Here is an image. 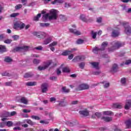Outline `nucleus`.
<instances>
[{
    "mask_svg": "<svg viewBox=\"0 0 131 131\" xmlns=\"http://www.w3.org/2000/svg\"><path fill=\"white\" fill-rule=\"evenodd\" d=\"M57 14L58 11L55 9H52L50 11V13L44 14L42 16V19L44 21H48V20H56L57 19Z\"/></svg>",
    "mask_w": 131,
    "mask_h": 131,
    "instance_id": "1",
    "label": "nucleus"
},
{
    "mask_svg": "<svg viewBox=\"0 0 131 131\" xmlns=\"http://www.w3.org/2000/svg\"><path fill=\"white\" fill-rule=\"evenodd\" d=\"M112 49H110V48H109L108 52H113L114 50H116V49H119L120 47H123V46H124V43H121L119 41H115L112 42Z\"/></svg>",
    "mask_w": 131,
    "mask_h": 131,
    "instance_id": "2",
    "label": "nucleus"
},
{
    "mask_svg": "<svg viewBox=\"0 0 131 131\" xmlns=\"http://www.w3.org/2000/svg\"><path fill=\"white\" fill-rule=\"evenodd\" d=\"M24 27H25V24L21 21L16 22L13 26V28L16 30H21V29H23Z\"/></svg>",
    "mask_w": 131,
    "mask_h": 131,
    "instance_id": "3",
    "label": "nucleus"
},
{
    "mask_svg": "<svg viewBox=\"0 0 131 131\" xmlns=\"http://www.w3.org/2000/svg\"><path fill=\"white\" fill-rule=\"evenodd\" d=\"M107 46H108V43L107 42H103L101 45V49L96 47L93 49V52L94 54H98L99 51H104L105 48H106Z\"/></svg>",
    "mask_w": 131,
    "mask_h": 131,
    "instance_id": "4",
    "label": "nucleus"
},
{
    "mask_svg": "<svg viewBox=\"0 0 131 131\" xmlns=\"http://www.w3.org/2000/svg\"><path fill=\"white\" fill-rule=\"evenodd\" d=\"M120 24L122 25L123 26H124L125 28V32L127 34H130L131 33V28L129 26H128V23L125 22V21H123L121 22L120 21Z\"/></svg>",
    "mask_w": 131,
    "mask_h": 131,
    "instance_id": "5",
    "label": "nucleus"
},
{
    "mask_svg": "<svg viewBox=\"0 0 131 131\" xmlns=\"http://www.w3.org/2000/svg\"><path fill=\"white\" fill-rule=\"evenodd\" d=\"M90 85L86 84H81L77 88V91H83L84 90H89Z\"/></svg>",
    "mask_w": 131,
    "mask_h": 131,
    "instance_id": "6",
    "label": "nucleus"
},
{
    "mask_svg": "<svg viewBox=\"0 0 131 131\" xmlns=\"http://www.w3.org/2000/svg\"><path fill=\"white\" fill-rule=\"evenodd\" d=\"M52 63H53L52 60H49L46 63L44 66H40L38 68V69L39 70H45V69H47V68H48V67H49V66H50Z\"/></svg>",
    "mask_w": 131,
    "mask_h": 131,
    "instance_id": "7",
    "label": "nucleus"
},
{
    "mask_svg": "<svg viewBox=\"0 0 131 131\" xmlns=\"http://www.w3.org/2000/svg\"><path fill=\"white\" fill-rule=\"evenodd\" d=\"M85 59V57L83 56H79L74 57V58L72 60L73 62H79V61H83Z\"/></svg>",
    "mask_w": 131,
    "mask_h": 131,
    "instance_id": "8",
    "label": "nucleus"
},
{
    "mask_svg": "<svg viewBox=\"0 0 131 131\" xmlns=\"http://www.w3.org/2000/svg\"><path fill=\"white\" fill-rule=\"evenodd\" d=\"M33 34L39 38H43L46 36V33L43 32H35Z\"/></svg>",
    "mask_w": 131,
    "mask_h": 131,
    "instance_id": "9",
    "label": "nucleus"
},
{
    "mask_svg": "<svg viewBox=\"0 0 131 131\" xmlns=\"http://www.w3.org/2000/svg\"><path fill=\"white\" fill-rule=\"evenodd\" d=\"M29 50V47L28 46H23L22 47H17L16 48V51L19 52V51H27Z\"/></svg>",
    "mask_w": 131,
    "mask_h": 131,
    "instance_id": "10",
    "label": "nucleus"
},
{
    "mask_svg": "<svg viewBox=\"0 0 131 131\" xmlns=\"http://www.w3.org/2000/svg\"><path fill=\"white\" fill-rule=\"evenodd\" d=\"M131 108V100H126V104L125 105V109L126 110H128V109H130Z\"/></svg>",
    "mask_w": 131,
    "mask_h": 131,
    "instance_id": "11",
    "label": "nucleus"
},
{
    "mask_svg": "<svg viewBox=\"0 0 131 131\" xmlns=\"http://www.w3.org/2000/svg\"><path fill=\"white\" fill-rule=\"evenodd\" d=\"M79 114L81 115H83V116H88L90 113H89V111L86 110V109L84 110L83 111H80L79 112Z\"/></svg>",
    "mask_w": 131,
    "mask_h": 131,
    "instance_id": "12",
    "label": "nucleus"
},
{
    "mask_svg": "<svg viewBox=\"0 0 131 131\" xmlns=\"http://www.w3.org/2000/svg\"><path fill=\"white\" fill-rule=\"evenodd\" d=\"M70 32H71V33H73L75 35H80L81 33L79 31H77L75 29H70Z\"/></svg>",
    "mask_w": 131,
    "mask_h": 131,
    "instance_id": "13",
    "label": "nucleus"
},
{
    "mask_svg": "<svg viewBox=\"0 0 131 131\" xmlns=\"http://www.w3.org/2000/svg\"><path fill=\"white\" fill-rule=\"evenodd\" d=\"M42 93H46L48 92V84L43 83L41 85Z\"/></svg>",
    "mask_w": 131,
    "mask_h": 131,
    "instance_id": "14",
    "label": "nucleus"
},
{
    "mask_svg": "<svg viewBox=\"0 0 131 131\" xmlns=\"http://www.w3.org/2000/svg\"><path fill=\"white\" fill-rule=\"evenodd\" d=\"M23 122L24 123H25V122H26L28 124H30V125H34V124H35V123L33 122V121L29 119L24 120Z\"/></svg>",
    "mask_w": 131,
    "mask_h": 131,
    "instance_id": "15",
    "label": "nucleus"
},
{
    "mask_svg": "<svg viewBox=\"0 0 131 131\" xmlns=\"http://www.w3.org/2000/svg\"><path fill=\"white\" fill-rule=\"evenodd\" d=\"M72 52H73V50L71 51L66 50L62 53V56H67L68 55H70Z\"/></svg>",
    "mask_w": 131,
    "mask_h": 131,
    "instance_id": "16",
    "label": "nucleus"
},
{
    "mask_svg": "<svg viewBox=\"0 0 131 131\" xmlns=\"http://www.w3.org/2000/svg\"><path fill=\"white\" fill-rule=\"evenodd\" d=\"M20 102L25 105H27V104H28V100L25 97H21L20 99Z\"/></svg>",
    "mask_w": 131,
    "mask_h": 131,
    "instance_id": "17",
    "label": "nucleus"
},
{
    "mask_svg": "<svg viewBox=\"0 0 131 131\" xmlns=\"http://www.w3.org/2000/svg\"><path fill=\"white\" fill-rule=\"evenodd\" d=\"M102 119H103L104 121H106V122H109V121H112V118L110 117H103Z\"/></svg>",
    "mask_w": 131,
    "mask_h": 131,
    "instance_id": "18",
    "label": "nucleus"
},
{
    "mask_svg": "<svg viewBox=\"0 0 131 131\" xmlns=\"http://www.w3.org/2000/svg\"><path fill=\"white\" fill-rule=\"evenodd\" d=\"M118 35H119V32H118V31H116L115 30L113 31L112 36H113V37H116V36H118Z\"/></svg>",
    "mask_w": 131,
    "mask_h": 131,
    "instance_id": "19",
    "label": "nucleus"
},
{
    "mask_svg": "<svg viewBox=\"0 0 131 131\" xmlns=\"http://www.w3.org/2000/svg\"><path fill=\"white\" fill-rule=\"evenodd\" d=\"M51 41H52V38H48L43 41V45H49Z\"/></svg>",
    "mask_w": 131,
    "mask_h": 131,
    "instance_id": "20",
    "label": "nucleus"
},
{
    "mask_svg": "<svg viewBox=\"0 0 131 131\" xmlns=\"http://www.w3.org/2000/svg\"><path fill=\"white\" fill-rule=\"evenodd\" d=\"M91 64L95 69H99L98 62H91Z\"/></svg>",
    "mask_w": 131,
    "mask_h": 131,
    "instance_id": "21",
    "label": "nucleus"
},
{
    "mask_svg": "<svg viewBox=\"0 0 131 131\" xmlns=\"http://www.w3.org/2000/svg\"><path fill=\"white\" fill-rule=\"evenodd\" d=\"M0 52L1 53H4V52H7V48L6 46L0 45Z\"/></svg>",
    "mask_w": 131,
    "mask_h": 131,
    "instance_id": "22",
    "label": "nucleus"
},
{
    "mask_svg": "<svg viewBox=\"0 0 131 131\" xmlns=\"http://www.w3.org/2000/svg\"><path fill=\"white\" fill-rule=\"evenodd\" d=\"M113 108H117L118 109H121L122 108V105L118 103H114L113 105Z\"/></svg>",
    "mask_w": 131,
    "mask_h": 131,
    "instance_id": "23",
    "label": "nucleus"
},
{
    "mask_svg": "<svg viewBox=\"0 0 131 131\" xmlns=\"http://www.w3.org/2000/svg\"><path fill=\"white\" fill-rule=\"evenodd\" d=\"M125 124L127 128H130L131 127V119H129L125 122Z\"/></svg>",
    "mask_w": 131,
    "mask_h": 131,
    "instance_id": "24",
    "label": "nucleus"
},
{
    "mask_svg": "<svg viewBox=\"0 0 131 131\" xmlns=\"http://www.w3.org/2000/svg\"><path fill=\"white\" fill-rule=\"evenodd\" d=\"M13 122L11 121H6V126H8V127H11L13 126Z\"/></svg>",
    "mask_w": 131,
    "mask_h": 131,
    "instance_id": "25",
    "label": "nucleus"
},
{
    "mask_svg": "<svg viewBox=\"0 0 131 131\" xmlns=\"http://www.w3.org/2000/svg\"><path fill=\"white\" fill-rule=\"evenodd\" d=\"M58 3V4H63L64 3V1L63 0H54V1L52 2V5H55Z\"/></svg>",
    "mask_w": 131,
    "mask_h": 131,
    "instance_id": "26",
    "label": "nucleus"
},
{
    "mask_svg": "<svg viewBox=\"0 0 131 131\" xmlns=\"http://www.w3.org/2000/svg\"><path fill=\"white\" fill-rule=\"evenodd\" d=\"M26 85L28 86H33V85H36V82H28Z\"/></svg>",
    "mask_w": 131,
    "mask_h": 131,
    "instance_id": "27",
    "label": "nucleus"
},
{
    "mask_svg": "<svg viewBox=\"0 0 131 131\" xmlns=\"http://www.w3.org/2000/svg\"><path fill=\"white\" fill-rule=\"evenodd\" d=\"M92 117L93 118H99V117H101V114L100 113L97 112L92 116Z\"/></svg>",
    "mask_w": 131,
    "mask_h": 131,
    "instance_id": "28",
    "label": "nucleus"
},
{
    "mask_svg": "<svg viewBox=\"0 0 131 131\" xmlns=\"http://www.w3.org/2000/svg\"><path fill=\"white\" fill-rule=\"evenodd\" d=\"M80 19L83 21L84 22H88V19L85 18V16L84 15H81L80 16Z\"/></svg>",
    "mask_w": 131,
    "mask_h": 131,
    "instance_id": "29",
    "label": "nucleus"
},
{
    "mask_svg": "<svg viewBox=\"0 0 131 131\" xmlns=\"http://www.w3.org/2000/svg\"><path fill=\"white\" fill-rule=\"evenodd\" d=\"M102 113L103 115L108 116V115H112L113 113L111 111H104L102 112Z\"/></svg>",
    "mask_w": 131,
    "mask_h": 131,
    "instance_id": "30",
    "label": "nucleus"
},
{
    "mask_svg": "<svg viewBox=\"0 0 131 131\" xmlns=\"http://www.w3.org/2000/svg\"><path fill=\"white\" fill-rule=\"evenodd\" d=\"M32 76V74L31 73H27L24 75L25 78H29V77H31Z\"/></svg>",
    "mask_w": 131,
    "mask_h": 131,
    "instance_id": "31",
    "label": "nucleus"
},
{
    "mask_svg": "<svg viewBox=\"0 0 131 131\" xmlns=\"http://www.w3.org/2000/svg\"><path fill=\"white\" fill-rule=\"evenodd\" d=\"M1 117H10V113L6 112L3 114Z\"/></svg>",
    "mask_w": 131,
    "mask_h": 131,
    "instance_id": "32",
    "label": "nucleus"
},
{
    "mask_svg": "<svg viewBox=\"0 0 131 131\" xmlns=\"http://www.w3.org/2000/svg\"><path fill=\"white\" fill-rule=\"evenodd\" d=\"M62 72H70V69L68 67H64L62 69Z\"/></svg>",
    "mask_w": 131,
    "mask_h": 131,
    "instance_id": "33",
    "label": "nucleus"
},
{
    "mask_svg": "<svg viewBox=\"0 0 131 131\" xmlns=\"http://www.w3.org/2000/svg\"><path fill=\"white\" fill-rule=\"evenodd\" d=\"M40 16H41V14L40 13H38L36 16L34 17V21H38V19L40 18Z\"/></svg>",
    "mask_w": 131,
    "mask_h": 131,
    "instance_id": "34",
    "label": "nucleus"
},
{
    "mask_svg": "<svg viewBox=\"0 0 131 131\" xmlns=\"http://www.w3.org/2000/svg\"><path fill=\"white\" fill-rule=\"evenodd\" d=\"M121 83H122V85H125L126 83V80L125 78H122L121 80Z\"/></svg>",
    "mask_w": 131,
    "mask_h": 131,
    "instance_id": "35",
    "label": "nucleus"
},
{
    "mask_svg": "<svg viewBox=\"0 0 131 131\" xmlns=\"http://www.w3.org/2000/svg\"><path fill=\"white\" fill-rule=\"evenodd\" d=\"M19 13H14L10 14V16L11 18H15V17H17V16H19Z\"/></svg>",
    "mask_w": 131,
    "mask_h": 131,
    "instance_id": "36",
    "label": "nucleus"
},
{
    "mask_svg": "<svg viewBox=\"0 0 131 131\" xmlns=\"http://www.w3.org/2000/svg\"><path fill=\"white\" fill-rule=\"evenodd\" d=\"M131 63V60H126V62H123V63H121V66H123V65H124L125 64V65H129V64H130Z\"/></svg>",
    "mask_w": 131,
    "mask_h": 131,
    "instance_id": "37",
    "label": "nucleus"
},
{
    "mask_svg": "<svg viewBox=\"0 0 131 131\" xmlns=\"http://www.w3.org/2000/svg\"><path fill=\"white\" fill-rule=\"evenodd\" d=\"M62 91L64 93H69L70 92V90L67 89L66 86L62 87Z\"/></svg>",
    "mask_w": 131,
    "mask_h": 131,
    "instance_id": "38",
    "label": "nucleus"
},
{
    "mask_svg": "<svg viewBox=\"0 0 131 131\" xmlns=\"http://www.w3.org/2000/svg\"><path fill=\"white\" fill-rule=\"evenodd\" d=\"M58 45V42L57 41H53L52 43L49 45V47H55Z\"/></svg>",
    "mask_w": 131,
    "mask_h": 131,
    "instance_id": "39",
    "label": "nucleus"
},
{
    "mask_svg": "<svg viewBox=\"0 0 131 131\" xmlns=\"http://www.w3.org/2000/svg\"><path fill=\"white\" fill-rule=\"evenodd\" d=\"M31 117L32 119H35V120H39V119H40L39 117L36 116H32Z\"/></svg>",
    "mask_w": 131,
    "mask_h": 131,
    "instance_id": "40",
    "label": "nucleus"
},
{
    "mask_svg": "<svg viewBox=\"0 0 131 131\" xmlns=\"http://www.w3.org/2000/svg\"><path fill=\"white\" fill-rule=\"evenodd\" d=\"M77 45H81V43H83V40L81 39H79L76 41Z\"/></svg>",
    "mask_w": 131,
    "mask_h": 131,
    "instance_id": "41",
    "label": "nucleus"
},
{
    "mask_svg": "<svg viewBox=\"0 0 131 131\" xmlns=\"http://www.w3.org/2000/svg\"><path fill=\"white\" fill-rule=\"evenodd\" d=\"M67 105V103L62 101L59 103V106H61V107H64Z\"/></svg>",
    "mask_w": 131,
    "mask_h": 131,
    "instance_id": "42",
    "label": "nucleus"
},
{
    "mask_svg": "<svg viewBox=\"0 0 131 131\" xmlns=\"http://www.w3.org/2000/svg\"><path fill=\"white\" fill-rule=\"evenodd\" d=\"M12 38L13 39V40H18V39H19V36L14 35L12 36Z\"/></svg>",
    "mask_w": 131,
    "mask_h": 131,
    "instance_id": "43",
    "label": "nucleus"
},
{
    "mask_svg": "<svg viewBox=\"0 0 131 131\" xmlns=\"http://www.w3.org/2000/svg\"><path fill=\"white\" fill-rule=\"evenodd\" d=\"M92 37L95 39L97 37V32H95L93 31H92Z\"/></svg>",
    "mask_w": 131,
    "mask_h": 131,
    "instance_id": "44",
    "label": "nucleus"
},
{
    "mask_svg": "<svg viewBox=\"0 0 131 131\" xmlns=\"http://www.w3.org/2000/svg\"><path fill=\"white\" fill-rule=\"evenodd\" d=\"M10 117H12V116H15L17 114V113L15 111L11 112V113H9Z\"/></svg>",
    "mask_w": 131,
    "mask_h": 131,
    "instance_id": "45",
    "label": "nucleus"
},
{
    "mask_svg": "<svg viewBox=\"0 0 131 131\" xmlns=\"http://www.w3.org/2000/svg\"><path fill=\"white\" fill-rule=\"evenodd\" d=\"M5 62H12V59H11V58L10 57H7L5 58Z\"/></svg>",
    "mask_w": 131,
    "mask_h": 131,
    "instance_id": "46",
    "label": "nucleus"
},
{
    "mask_svg": "<svg viewBox=\"0 0 131 131\" xmlns=\"http://www.w3.org/2000/svg\"><path fill=\"white\" fill-rule=\"evenodd\" d=\"M5 126H6V121L1 122L0 124V127L3 128L5 127Z\"/></svg>",
    "mask_w": 131,
    "mask_h": 131,
    "instance_id": "47",
    "label": "nucleus"
},
{
    "mask_svg": "<svg viewBox=\"0 0 131 131\" xmlns=\"http://www.w3.org/2000/svg\"><path fill=\"white\" fill-rule=\"evenodd\" d=\"M5 43H11L12 42V40L10 39H7L5 40H4Z\"/></svg>",
    "mask_w": 131,
    "mask_h": 131,
    "instance_id": "48",
    "label": "nucleus"
},
{
    "mask_svg": "<svg viewBox=\"0 0 131 131\" xmlns=\"http://www.w3.org/2000/svg\"><path fill=\"white\" fill-rule=\"evenodd\" d=\"M40 62V60H39V59H34L33 62L34 63V64H38L39 63V62Z\"/></svg>",
    "mask_w": 131,
    "mask_h": 131,
    "instance_id": "49",
    "label": "nucleus"
},
{
    "mask_svg": "<svg viewBox=\"0 0 131 131\" xmlns=\"http://www.w3.org/2000/svg\"><path fill=\"white\" fill-rule=\"evenodd\" d=\"M22 8V5L18 4L15 6L16 10H19V9H21Z\"/></svg>",
    "mask_w": 131,
    "mask_h": 131,
    "instance_id": "50",
    "label": "nucleus"
},
{
    "mask_svg": "<svg viewBox=\"0 0 131 131\" xmlns=\"http://www.w3.org/2000/svg\"><path fill=\"white\" fill-rule=\"evenodd\" d=\"M64 7H65V8H69V7H71V4H70V3H65Z\"/></svg>",
    "mask_w": 131,
    "mask_h": 131,
    "instance_id": "51",
    "label": "nucleus"
},
{
    "mask_svg": "<svg viewBox=\"0 0 131 131\" xmlns=\"http://www.w3.org/2000/svg\"><path fill=\"white\" fill-rule=\"evenodd\" d=\"M84 62H82L81 63L79 64V66L80 67V68H81V69H83V68H84Z\"/></svg>",
    "mask_w": 131,
    "mask_h": 131,
    "instance_id": "52",
    "label": "nucleus"
},
{
    "mask_svg": "<svg viewBox=\"0 0 131 131\" xmlns=\"http://www.w3.org/2000/svg\"><path fill=\"white\" fill-rule=\"evenodd\" d=\"M117 68H118L117 64H114L113 66V70H114V71H115L117 69Z\"/></svg>",
    "mask_w": 131,
    "mask_h": 131,
    "instance_id": "53",
    "label": "nucleus"
},
{
    "mask_svg": "<svg viewBox=\"0 0 131 131\" xmlns=\"http://www.w3.org/2000/svg\"><path fill=\"white\" fill-rule=\"evenodd\" d=\"M61 70H60V69H57L56 70V73L57 74V75H59L61 74Z\"/></svg>",
    "mask_w": 131,
    "mask_h": 131,
    "instance_id": "54",
    "label": "nucleus"
},
{
    "mask_svg": "<svg viewBox=\"0 0 131 131\" xmlns=\"http://www.w3.org/2000/svg\"><path fill=\"white\" fill-rule=\"evenodd\" d=\"M35 49L38 50V51H41V50H42V47L39 46L38 47H36Z\"/></svg>",
    "mask_w": 131,
    "mask_h": 131,
    "instance_id": "55",
    "label": "nucleus"
},
{
    "mask_svg": "<svg viewBox=\"0 0 131 131\" xmlns=\"http://www.w3.org/2000/svg\"><path fill=\"white\" fill-rule=\"evenodd\" d=\"M2 76H9V73L7 72H5L2 74Z\"/></svg>",
    "mask_w": 131,
    "mask_h": 131,
    "instance_id": "56",
    "label": "nucleus"
},
{
    "mask_svg": "<svg viewBox=\"0 0 131 131\" xmlns=\"http://www.w3.org/2000/svg\"><path fill=\"white\" fill-rule=\"evenodd\" d=\"M50 79H51V80H56L57 79V77H55V76L50 77Z\"/></svg>",
    "mask_w": 131,
    "mask_h": 131,
    "instance_id": "57",
    "label": "nucleus"
},
{
    "mask_svg": "<svg viewBox=\"0 0 131 131\" xmlns=\"http://www.w3.org/2000/svg\"><path fill=\"white\" fill-rule=\"evenodd\" d=\"M40 123H43L45 124H48L49 123V122L43 121V120H41V121H40Z\"/></svg>",
    "mask_w": 131,
    "mask_h": 131,
    "instance_id": "58",
    "label": "nucleus"
},
{
    "mask_svg": "<svg viewBox=\"0 0 131 131\" xmlns=\"http://www.w3.org/2000/svg\"><path fill=\"white\" fill-rule=\"evenodd\" d=\"M78 103V101L77 100L73 101L72 102L71 104L72 105H76Z\"/></svg>",
    "mask_w": 131,
    "mask_h": 131,
    "instance_id": "59",
    "label": "nucleus"
},
{
    "mask_svg": "<svg viewBox=\"0 0 131 131\" xmlns=\"http://www.w3.org/2000/svg\"><path fill=\"white\" fill-rule=\"evenodd\" d=\"M101 21H102V18L101 17L97 18V22H98V23H101Z\"/></svg>",
    "mask_w": 131,
    "mask_h": 131,
    "instance_id": "60",
    "label": "nucleus"
},
{
    "mask_svg": "<svg viewBox=\"0 0 131 131\" xmlns=\"http://www.w3.org/2000/svg\"><path fill=\"white\" fill-rule=\"evenodd\" d=\"M23 112H24V113H30V110H26V109H25V110H23Z\"/></svg>",
    "mask_w": 131,
    "mask_h": 131,
    "instance_id": "61",
    "label": "nucleus"
},
{
    "mask_svg": "<svg viewBox=\"0 0 131 131\" xmlns=\"http://www.w3.org/2000/svg\"><path fill=\"white\" fill-rule=\"evenodd\" d=\"M56 101V98L55 97H51L50 98V102H55Z\"/></svg>",
    "mask_w": 131,
    "mask_h": 131,
    "instance_id": "62",
    "label": "nucleus"
},
{
    "mask_svg": "<svg viewBox=\"0 0 131 131\" xmlns=\"http://www.w3.org/2000/svg\"><path fill=\"white\" fill-rule=\"evenodd\" d=\"M74 55L73 54H71L69 56V60H72L73 59Z\"/></svg>",
    "mask_w": 131,
    "mask_h": 131,
    "instance_id": "63",
    "label": "nucleus"
},
{
    "mask_svg": "<svg viewBox=\"0 0 131 131\" xmlns=\"http://www.w3.org/2000/svg\"><path fill=\"white\" fill-rule=\"evenodd\" d=\"M110 85L109 83H105V84L104 85V88H108Z\"/></svg>",
    "mask_w": 131,
    "mask_h": 131,
    "instance_id": "64",
    "label": "nucleus"
}]
</instances>
